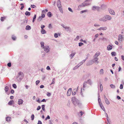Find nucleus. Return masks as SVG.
<instances>
[{
    "instance_id": "obj_37",
    "label": "nucleus",
    "mask_w": 124,
    "mask_h": 124,
    "mask_svg": "<svg viewBox=\"0 0 124 124\" xmlns=\"http://www.w3.org/2000/svg\"><path fill=\"white\" fill-rule=\"evenodd\" d=\"M5 18L6 17H2L1 18L0 20L1 21H3Z\"/></svg>"
},
{
    "instance_id": "obj_32",
    "label": "nucleus",
    "mask_w": 124,
    "mask_h": 124,
    "mask_svg": "<svg viewBox=\"0 0 124 124\" xmlns=\"http://www.w3.org/2000/svg\"><path fill=\"white\" fill-rule=\"evenodd\" d=\"M11 119V118L9 117H7L6 118V120L7 121H10Z\"/></svg>"
},
{
    "instance_id": "obj_46",
    "label": "nucleus",
    "mask_w": 124,
    "mask_h": 124,
    "mask_svg": "<svg viewBox=\"0 0 124 124\" xmlns=\"http://www.w3.org/2000/svg\"><path fill=\"white\" fill-rule=\"evenodd\" d=\"M100 73L101 74H103V69H101L100 70Z\"/></svg>"
},
{
    "instance_id": "obj_41",
    "label": "nucleus",
    "mask_w": 124,
    "mask_h": 124,
    "mask_svg": "<svg viewBox=\"0 0 124 124\" xmlns=\"http://www.w3.org/2000/svg\"><path fill=\"white\" fill-rule=\"evenodd\" d=\"M79 66H78V64L76 66H75V67H74L73 69V70H75L77 68H78Z\"/></svg>"
},
{
    "instance_id": "obj_25",
    "label": "nucleus",
    "mask_w": 124,
    "mask_h": 124,
    "mask_svg": "<svg viewBox=\"0 0 124 124\" xmlns=\"http://www.w3.org/2000/svg\"><path fill=\"white\" fill-rule=\"evenodd\" d=\"M41 32L42 34H45L46 33V31L44 29H42V30L41 31Z\"/></svg>"
},
{
    "instance_id": "obj_5",
    "label": "nucleus",
    "mask_w": 124,
    "mask_h": 124,
    "mask_svg": "<svg viewBox=\"0 0 124 124\" xmlns=\"http://www.w3.org/2000/svg\"><path fill=\"white\" fill-rule=\"evenodd\" d=\"M44 51L46 53H48L50 50V48L48 46H45L43 48Z\"/></svg>"
},
{
    "instance_id": "obj_38",
    "label": "nucleus",
    "mask_w": 124,
    "mask_h": 124,
    "mask_svg": "<svg viewBox=\"0 0 124 124\" xmlns=\"http://www.w3.org/2000/svg\"><path fill=\"white\" fill-rule=\"evenodd\" d=\"M86 85V84L84 82L83 83V89L84 90V89L85 88Z\"/></svg>"
},
{
    "instance_id": "obj_13",
    "label": "nucleus",
    "mask_w": 124,
    "mask_h": 124,
    "mask_svg": "<svg viewBox=\"0 0 124 124\" xmlns=\"http://www.w3.org/2000/svg\"><path fill=\"white\" fill-rule=\"evenodd\" d=\"M23 101L22 99H19L18 100V104L19 105L22 104H23Z\"/></svg>"
},
{
    "instance_id": "obj_58",
    "label": "nucleus",
    "mask_w": 124,
    "mask_h": 124,
    "mask_svg": "<svg viewBox=\"0 0 124 124\" xmlns=\"http://www.w3.org/2000/svg\"><path fill=\"white\" fill-rule=\"evenodd\" d=\"M120 88L121 89H123V85L122 84H121L120 85Z\"/></svg>"
},
{
    "instance_id": "obj_39",
    "label": "nucleus",
    "mask_w": 124,
    "mask_h": 124,
    "mask_svg": "<svg viewBox=\"0 0 124 124\" xmlns=\"http://www.w3.org/2000/svg\"><path fill=\"white\" fill-rule=\"evenodd\" d=\"M45 105H43L42 106V109L44 111H45Z\"/></svg>"
},
{
    "instance_id": "obj_57",
    "label": "nucleus",
    "mask_w": 124,
    "mask_h": 124,
    "mask_svg": "<svg viewBox=\"0 0 124 124\" xmlns=\"http://www.w3.org/2000/svg\"><path fill=\"white\" fill-rule=\"evenodd\" d=\"M54 78H53L52 80V82L51 84V85L54 84Z\"/></svg>"
},
{
    "instance_id": "obj_35",
    "label": "nucleus",
    "mask_w": 124,
    "mask_h": 124,
    "mask_svg": "<svg viewBox=\"0 0 124 124\" xmlns=\"http://www.w3.org/2000/svg\"><path fill=\"white\" fill-rule=\"evenodd\" d=\"M36 15H34V16L33 17V20H32V22L33 23L34 22V21L35 20V19L36 18Z\"/></svg>"
},
{
    "instance_id": "obj_11",
    "label": "nucleus",
    "mask_w": 124,
    "mask_h": 124,
    "mask_svg": "<svg viewBox=\"0 0 124 124\" xmlns=\"http://www.w3.org/2000/svg\"><path fill=\"white\" fill-rule=\"evenodd\" d=\"M57 5L58 8L61 7V2L60 0H59L57 2Z\"/></svg>"
},
{
    "instance_id": "obj_20",
    "label": "nucleus",
    "mask_w": 124,
    "mask_h": 124,
    "mask_svg": "<svg viewBox=\"0 0 124 124\" xmlns=\"http://www.w3.org/2000/svg\"><path fill=\"white\" fill-rule=\"evenodd\" d=\"M104 99H105V102L107 104H109V102L108 101V100L107 99L106 97V96H104Z\"/></svg>"
},
{
    "instance_id": "obj_56",
    "label": "nucleus",
    "mask_w": 124,
    "mask_h": 124,
    "mask_svg": "<svg viewBox=\"0 0 124 124\" xmlns=\"http://www.w3.org/2000/svg\"><path fill=\"white\" fill-rule=\"evenodd\" d=\"M34 117V115H31V119L32 120H33Z\"/></svg>"
},
{
    "instance_id": "obj_23",
    "label": "nucleus",
    "mask_w": 124,
    "mask_h": 124,
    "mask_svg": "<svg viewBox=\"0 0 124 124\" xmlns=\"http://www.w3.org/2000/svg\"><path fill=\"white\" fill-rule=\"evenodd\" d=\"M48 11V10L47 9H46L45 10H43L42 11V13L45 14L46 13V12H47Z\"/></svg>"
},
{
    "instance_id": "obj_9",
    "label": "nucleus",
    "mask_w": 124,
    "mask_h": 124,
    "mask_svg": "<svg viewBox=\"0 0 124 124\" xmlns=\"http://www.w3.org/2000/svg\"><path fill=\"white\" fill-rule=\"evenodd\" d=\"M122 35L120 34L119 35L118 40L119 41L121 42L122 41Z\"/></svg>"
},
{
    "instance_id": "obj_43",
    "label": "nucleus",
    "mask_w": 124,
    "mask_h": 124,
    "mask_svg": "<svg viewBox=\"0 0 124 124\" xmlns=\"http://www.w3.org/2000/svg\"><path fill=\"white\" fill-rule=\"evenodd\" d=\"M54 37L55 38H57L58 37V34L57 33H55L54 34Z\"/></svg>"
},
{
    "instance_id": "obj_40",
    "label": "nucleus",
    "mask_w": 124,
    "mask_h": 124,
    "mask_svg": "<svg viewBox=\"0 0 124 124\" xmlns=\"http://www.w3.org/2000/svg\"><path fill=\"white\" fill-rule=\"evenodd\" d=\"M110 86L112 88H115V85L113 84L110 85Z\"/></svg>"
},
{
    "instance_id": "obj_19",
    "label": "nucleus",
    "mask_w": 124,
    "mask_h": 124,
    "mask_svg": "<svg viewBox=\"0 0 124 124\" xmlns=\"http://www.w3.org/2000/svg\"><path fill=\"white\" fill-rule=\"evenodd\" d=\"M100 53L99 52H97L94 55V56H93V57H97L100 55Z\"/></svg>"
},
{
    "instance_id": "obj_12",
    "label": "nucleus",
    "mask_w": 124,
    "mask_h": 124,
    "mask_svg": "<svg viewBox=\"0 0 124 124\" xmlns=\"http://www.w3.org/2000/svg\"><path fill=\"white\" fill-rule=\"evenodd\" d=\"M100 8L97 6H93L92 8V9L93 10H95V9L99 10Z\"/></svg>"
},
{
    "instance_id": "obj_22",
    "label": "nucleus",
    "mask_w": 124,
    "mask_h": 124,
    "mask_svg": "<svg viewBox=\"0 0 124 124\" xmlns=\"http://www.w3.org/2000/svg\"><path fill=\"white\" fill-rule=\"evenodd\" d=\"M31 29V27L30 26L27 25L26 28V29L27 30H30Z\"/></svg>"
},
{
    "instance_id": "obj_29",
    "label": "nucleus",
    "mask_w": 124,
    "mask_h": 124,
    "mask_svg": "<svg viewBox=\"0 0 124 124\" xmlns=\"http://www.w3.org/2000/svg\"><path fill=\"white\" fill-rule=\"evenodd\" d=\"M76 53L75 52H74L73 53L71 54L70 55V56L72 57L71 58V59H72V57L74 56Z\"/></svg>"
},
{
    "instance_id": "obj_45",
    "label": "nucleus",
    "mask_w": 124,
    "mask_h": 124,
    "mask_svg": "<svg viewBox=\"0 0 124 124\" xmlns=\"http://www.w3.org/2000/svg\"><path fill=\"white\" fill-rule=\"evenodd\" d=\"M48 27L49 29H51L52 28V27L51 25V24H49Z\"/></svg>"
},
{
    "instance_id": "obj_36",
    "label": "nucleus",
    "mask_w": 124,
    "mask_h": 124,
    "mask_svg": "<svg viewBox=\"0 0 124 124\" xmlns=\"http://www.w3.org/2000/svg\"><path fill=\"white\" fill-rule=\"evenodd\" d=\"M103 89V86L102 84H101L100 85V90L101 91V92L102 91Z\"/></svg>"
},
{
    "instance_id": "obj_3",
    "label": "nucleus",
    "mask_w": 124,
    "mask_h": 124,
    "mask_svg": "<svg viewBox=\"0 0 124 124\" xmlns=\"http://www.w3.org/2000/svg\"><path fill=\"white\" fill-rule=\"evenodd\" d=\"M72 101L73 104L75 105H76V103L79 104L78 101L75 97H73L72 98Z\"/></svg>"
},
{
    "instance_id": "obj_49",
    "label": "nucleus",
    "mask_w": 124,
    "mask_h": 124,
    "mask_svg": "<svg viewBox=\"0 0 124 124\" xmlns=\"http://www.w3.org/2000/svg\"><path fill=\"white\" fill-rule=\"evenodd\" d=\"M59 8V10L60 11V12L62 13H63V11H62V8H61V7H60L59 8Z\"/></svg>"
},
{
    "instance_id": "obj_2",
    "label": "nucleus",
    "mask_w": 124,
    "mask_h": 124,
    "mask_svg": "<svg viewBox=\"0 0 124 124\" xmlns=\"http://www.w3.org/2000/svg\"><path fill=\"white\" fill-rule=\"evenodd\" d=\"M23 73L21 72H19L18 73V74L16 78L17 81L18 82L21 81L23 78Z\"/></svg>"
},
{
    "instance_id": "obj_16",
    "label": "nucleus",
    "mask_w": 124,
    "mask_h": 124,
    "mask_svg": "<svg viewBox=\"0 0 124 124\" xmlns=\"http://www.w3.org/2000/svg\"><path fill=\"white\" fill-rule=\"evenodd\" d=\"M14 101L13 100H11L8 103V105H11L12 104L14 103Z\"/></svg>"
},
{
    "instance_id": "obj_54",
    "label": "nucleus",
    "mask_w": 124,
    "mask_h": 124,
    "mask_svg": "<svg viewBox=\"0 0 124 124\" xmlns=\"http://www.w3.org/2000/svg\"><path fill=\"white\" fill-rule=\"evenodd\" d=\"M43 18H42L41 16H40L39 17L38 20L40 21L42 20Z\"/></svg>"
},
{
    "instance_id": "obj_1",
    "label": "nucleus",
    "mask_w": 124,
    "mask_h": 124,
    "mask_svg": "<svg viewBox=\"0 0 124 124\" xmlns=\"http://www.w3.org/2000/svg\"><path fill=\"white\" fill-rule=\"evenodd\" d=\"M112 19L111 17L108 15H106L103 17L100 18L99 20L100 21L105 22L108 20H110Z\"/></svg>"
},
{
    "instance_id": "obj_60",
    "label": "nucleus",
    "mask_w": 124,
    "mask_h": 124,
    "mask_svg": "<svg viewBox=\"0 0 124 124\" xmlns=\"http://www.w3.org/2000/svg\"><path fill=\"white\" fill-rule=\"evenodd\" d=\"M45 27V26L44 25H41V28L42 29H43V28Z\"/></svg>"
},
{
    "instance_id": "obj_24",
    "label": "nucleus",
    "mask_w": 124,
    "mask_h": 124,
    "mask_svg": "<svg viewBox=\"0 0 124 124\" xmlns=\"http://www.w3.org/2000/svg\"><path fill=\"white\" fill-rule=\"evenodd\" d=\"M85 6V4L84 3H82L81 5H79L78 6L79 8H81L82 7H84Z\"/></svg>"
},
{
    "instance_id": "obj_17",
    "label": "nucleus",
    "mask_w": 124,
    "mask_h": 124,
    "mask_svg": "<svg viewBox=\"0 0 124 124\" xmlns=\"http://www.w3.org/2000/svg\"><path fill=\"white\" fill-rule=\"evenodd\" d=\"M78 87V86L77 88H75L73 90L72 93H76L77 92Z\"/></svg>"
},
{
    "instance_id": "obj_61",
    "label": "nucleus",
    "mask_w": 124,
    "mask_h": 124,
    "mask_svg": "<svg viewBox=\"0 0 124 124\" xmlns=\"http://www.w3.org/2000/svg\"><path fill=\"white\" fill-rule=\"evenodd\" d=\"M36 7V6L34 5H31V7L32 8H35Z\"/></svg>"
},
{
    "instance_id": "obj_10",
    "label": "nucleus",
    "mask_w": 124,
    "mask_h": 124,
    "mask_svg": "<svg viewBox=\"0 0 124 124\" xmlns=\"http://www.w3.org/2000/svg\"><path fill=\"white\" fill-rule=\"evenodd\" d=\"M94 63L92 60L91 61H90L88 63L86 64V65L87 66H89L92 65Z\"/></svg>"
},
{
    "instance_id": "obj_34",
    "label": "nucleus",
    "mask_w": 124,
    "mask_h": 124,
    "mask_svg": "<svg viewBox=\"0 0 124 124\" xmlns=\"http://www.w3.org/2000/svg\"><path fill=\"white\" fill-rule=\"evenodd\" d=\"M72 91V89L70 88L68 89L67 93H71Z\"/></svg>"
},
{
    "instance_id": "obj_52",
    "label": "nucleus",
    "mask_w": 124,
    "mask_h": 124,
    "mask_svg": "<svg viewBox=\"0 0 124 124\" xmlns=\"http://www.w3.org/2000/svg\"><path fill=\"white\" fill-rule=\"evenodd\" d=\"M7 65L9 67H11V63L10 62H9V63H8L7 64Z\"/></svg>"
},
{
    "instance_id": "obj_15",
    "label": "nucleus",
    "mask_w": 124,
    "mask_h": 124,
    "mask_svg": "<svg viewBox=\"0 0 124 124\" xmlns=\"http://www.w3.org/2000/svg\"><path fill=\"white\" fill-rule=\"evenodd\" d=\"M112 46L111 45H110L108 46L107 49L108 50H110L112 49Z\"/></svg>"
},
{
    "instance_id": "obj_14",
    "label": "nucleus",
    "mask_w": 124,
    "mask_h": 124,
    "mask_svg": "<svg viewBox=\"0 0 124 124\" xmlns=\"http://www.w3.org/2000/svg\"><path fill=\"white\" fill-rule=\"evenodd\" d=\"M109 11L110 13L113 15H115V13L113 10L111 9H109Z\"/></svg>"
},
{
    "instance_id": "obj_62",
    "label": "nucleus",
    "mask_w": 124,
    "mask_h": 124,
    "mask_svg": "<svg viewBox=\"0 0 124 124\" xmlns=\"http://www.w3.org/2000/svg\"><path fill=\"white\" fill-rule=\"evenodd\" d=\"M121 33L123 36H124V30H123L122 31Z\"/></svg>"
},
{
    "instance_id": "obj_28",
    "label": "nucleus",
    "mask_w": 124,
    "mask_h": 124,
    "mask_svg": "<svg viewBox=\"0 0 124 124\" xmlns=\"http://www.w3.org/2000/svg\"><path fill=\"white\" fill-rule=\"evenodd\" d=\"M25 14L26 16H30V13L28 11H26L25 13Z\"/></svg>"
},
{
    "instance_id": "obj_59",
    "label": "nucleus",
    "mask_w": 124,
    "mask_h": 124,
    "mask_svg": "<svg viewBox=\"0 0 124 124\" xmlns=\"http://www.w3.org/2000/svg\"><path fill=\"white\" fill-rule=\"evenodd\" d=\"M46 69L47 70H50V69L49 66H48L47 67Z\"/></svg>"
},
{
    "instance_id": "obj_18",
    "label": "nucleus",
    "mask_w": 124,
    "mask_h": 124,
    "mask_svg": "<svg viewBox=\"0 0 124 124\" xmlns=\"http://www.w3.org/2000/svg\"><path fill=\"white\" fill-rule=\"evenodd\" d=\"M86 61V59L84 60L81 62L80 63H79L78 65V66H80L83 63L85 62Z\"/></svg>"
},
{
    "instance_id": "obj_48",
    "label": "nucleus",
    "mask_w": 124,
    "mask_h": 124,
    "mask_svg": "<svg viewBox=\"0 0 124 124\" xmlns=\"http://www.w3.org/2000/svg\"><path fill=\"white\" fill-rule=\"evenodd\" d=\"M41 15V16L42 18H43L45 17V16L44 14L42 13Z\"/></svg>"
},
{
    "instance_id": "obj_8",
    "label": "nucleus",
    "mask_w": 124,
    "mask_h": 124,
    "mask_svg": "<svg viewBox=\"0 0 124 124\" xmlns=\"http://www.w3.org/2000/svg\"><path fill=\"white\" fill-rule=\"evenodd\" d=\"M107 28L106 27H101L97 29L98 30L101 31V30H107Z\"/></svg>"
},
{
    "instance_id": "obj_4",
    "label": "nucleus",
    "mask_w": 124,
    "mask_h": 124,
    "mask_svg": "<svg viewBox=\"0 0 124 124\" xmlns=\"http://www.w3.org/2000/svg\"><path fill=\"white\" fill-rule=\"evenodd\" d=\"M61 26L65 28L66 31L67 32L70 31L71 30V28L70 27H67L63 24H62L61 25Z\"/></svg>"
},
{
    "instance_id": "obj_44",
    "label": "nucleus",
    "mask_w": 124,
    "mask_h": 124,
    "mask_svg": "<svg viewBox=\"0 0 124 124\" xmlns=\"http://www.w3.org/2000/svg\"><path fill=\"white\" fill-rule=\"evenodd\" d=\"M13 86L15 88H16L17 87L16 85L15 84H13Z\"/></svg>"
},
{
    "instance_id": "obj_42",
    "label": "nucleus",
    "mask_w": 124,
    "mask_h": 124,
    "mask_svg": "<svg viewBox=\"0 0 124 124\" xmlns=\"http://www.w3.org/2000/svg\"><path fill=\"white\" fill-rule=\"evenodd\" d=\"M79 39V36H77L76 38L74 39L75 41H77Z\"/></svg>"
},
{
    "instance_id": "obj_47",
    "label": "nucleus",
    "mask_w": 124,
    "mask_h": 124,
    "mask_svg": "<svg viewBox=\"0 0 124 124\" xmlns=\"http://www.w3.org/2000/svg\"><path fill=\"white\" fill-rule=\"evenodd\" d=\"M79 46H82V45H83L84 44L83 43H82V42H80V43H79Z\"/></svg>"
},
{
    "instance_id": "obj_30",
    "label": "nucleus",
    "mask_w": 124,
    "mask_h": 124,
    "mask_svg": "<svg viewBox=\"0 0 124 124\" xmlns=\"http://www.w3.org/2000/svg\"><path fill=\"white\" fill-rule=\"evenodd\" d=\"M12 39L14 40H16V36L14 35H12Z\"/></svg>"
},
{
    "instance_id": "obj_21",
    "label": "nucleus",
    "mask_w": 124,
    "mask_h": 124,
    "mask_svg": "<svg viewBox=\"0 0 124 124\" xmlns=\"http://www.w3.org/2000/svg\"><path fill=\"white\" fill-rule=\"evenodd\" d=\"M41 47L42 48H43L45 47L44 46V43L43 42H40Z\"/></svg>"
},
{
    "instance_id": "obj_63",
    "label": "nucleus",
    "mask_w": 124,
    "mask_h": 124,
    "mask_svg": "<svg viewBox=\"0 0 124 124\" xmlns=\"http://www.w3.org/2000/svg\"><path fill=\"white\" fill-rule=\"evenodd\" d=\"M99 36V35L98 34H97L95 35V38H96Z\"/></svg>"
},
{
    "instance_id": "obj_55",
    "label": "nucleus",
    "mask_w": 124,
    "mask_h": 124,
    "mask_svg": "<svg viewBox=\"0 0 124 124\" xmlns=\"http://www.w3.org/2000/svg\"><path fill=\"white\" fill-rule=\"evenodd\" d=\"M41 108V107L40 106H39L38 107L37 109V110H39Z\"/></svg>"
},
{
    "instance_id": "obj_51",
    "label": "nucleus",
    "mask_w": 124,
    "mask_h": 124,
    "mask_svg": "<svg viewBox=\"0 0 124 124\" xmlns=\"http://www.w3.org/2000/svg\"><path fill=\"white\" fill-rule=\"evenodd\" d=\"M98 101L99 103V104H101V99H100V98H99V97H98Z\"/></svg>"
},
{
    "instance_id": "obj_26",
    "label": "nucleus",
    "mask_w": 124,
    "mask_h": 124,
    "mask_svg": "<svg viewBox=\"0 0 124 124\" xmlns=\"http://www.w3.org/2000/svg\"><path fill=\"white\" fill-rule=\"evenodd\" d=\"M52 14L50 12H49L47 14V15L49 17H51Z\"/></svg>"
},
{
    "instance_id": "obj_50",
    "label": "nucleus",
    "mask_w": 124,
    "mask_h": 124,
    "mask_svg": "<svg viewBox=\"0 0 124 124\" xmlns=\"http://www.w3.org/2000/svg\"><path fill=\"white\" fill-rule=\"evenodd\" d=\"M87 11L86 10H85L82 11L80 12V13L81 14L82 13H84V12H87Z\"/></svg>"
},
{
    "instance_id": "obj_31",
    "label": "nucleus",
    "mask_w": 124,
    "mask_h": 124,
    "mask_svg": "<svg viewBox=\"0 0 124 124\" xmlns=\"http://www.w3.org/2000/svg\"><path fill=\"white\" fill-rule=\"evenodd\" d=\"M100 106L101 108L104 111L105 110V109L104 107L103 106L102 104L101 103V104H100Z\"/></svg>"
},
{
    "instance_id": "obj_6",
    "label": "nucleus",
    "mask_w": 124,
    "mask_h": 124,
    "mask_svg": "<svg viewBox=\"0 0 124 124\" xmlns=\"http://www.w3.org/2000/svg\"><path fill=\"white\" fill-rule=\"evenodd\" d=\"M93 58L92 60L94 62H95L97 63H99V62L98 61V58L96 57H93Z\"/></svg>"
},
{
    "instance_id": "obj_64",
    "label": "nucleus",
    "mask_w": 124,
    "mask_h": 124,
    "mask_svg": "<svg viewBox=\"0 0 124 124\" xmlns=\"http://www.w3.org/2000/svg\"><path fill=\"white\" fill-rule=\"evenodd\" d=\"M40 81L39 80H37L36 82V84L37 85L40 83Z\"/></svg>"
},
{
    "instance_id": "obj_7",
    "label": "nucleus",
    "mask_w": 124,
    "mask_h": 124,
    "mask_svg": "<svg viewBox=\"0 0 124 124\" xmlns=\"http://www.w3.org/2000/svg\"><path fill=\"white\" fill-rule=\"evenodd\" d=\"M85 82L86 84V83L90 85H91L92 84V83L91 80V79H88L87 81H86Z\"/></svg>"
},
{
    "instance_id": "obj_33",
    "label": "nucleus",
    "mask_w": 124,
    "mask_h": 124,
    "mask_svg": "<svg viewBox=\"0 0 124 124\" xmlns=\"http://www.w3.org/2000/svg\"><path fill=\"white\" fill-rule=\"evenodd\" d=\"M111 55L112 56H115L116 55V53L115 52H112L111 53Z\"/></svg>"
},
{
    "instance_id": "obj_27",
    "label": "nucleus",
    "mask_w": 124,
    "mask_h": 124,
    "mask_svg": "<svg viewBox=\"0 0 124 124\" xmlns=\"http://www.w3.org/2000/svg\"><path fill=\"white\" fill-rule=\"evenodd\" d=\"M4 90L5 92H7L8 90V87L7 86H6L5 87Z\"/></svg>"
},
{
    "instance_id": "obj_53",
    "label": "nucleus",
    "mask_w": 124,
    "mask_h": 124,
    "mask_svg": "<svg viewBox=\"0 0 124 124\" xmlns=\"http://www.w3.org/2000/svg\"><path fill=\"white\" fill-rule=\"evenodd\" d=\"M68 10L70 12H73V11L72 9L70 8H68Z\"/></svg>"
}]
</instances>
